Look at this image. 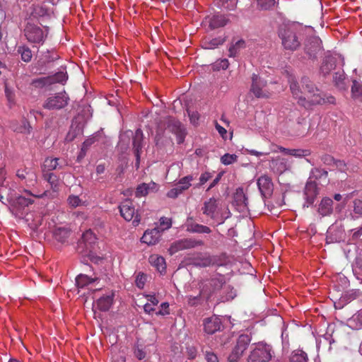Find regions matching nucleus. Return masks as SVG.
<instances>
[{"instance_id":"f257e3e1","label":"nucleus","mask_w":362,"mask_h":362,"mask_svg":"<svg viewBox=\"0 0 362 362\" xmlns=\"http://www.w3.org/2000/svg\"><path fill=\"white\" fill-rule=\"evenodd\" d=\"M301 86L294 80L290 81V89L293 96L298 100V103L305 108L312 105L333 104L335 98L333 96H325L308 77H303L300 81Z\"/></svg>"},{"instance_id":"f03ea898","label":"nucleus","mask_w":362,"mask_h":362,"mask_svg":"<svg viewBox=\"0 0 362 362\" xmlns=\"http://www.w3.org/2000/svg\"><path fill=\"white\" fill-rule=\"evenodd\" d=\"M273 351L270 344L264 341L252 344L247 358V362H268L272 358Z\"/></svg>"},{"instance_id":"7ed1b4c3","label":"nucleus","mask_w":362,"mask_h":362,"mask_svg":"<svg viewBox=\"0 0 362 362\" xmlns=\"http://www.w3.org/2000/svg\"><path fill=\"white\" fill-rule=\"evenodd\" d=\"M279 36L284 47L288 50H296L300 45L296 35V28L293 25H283L279 28Z\"/></svg>"},{"instance_id":"20e7f679","label":"nucleus","mask_w":362,"mask_h":362,"mask_svg":"<svg viewBox=\"0 0 362 362\" xmlns=\"http://www.w3.org/2000/svg\"><path fill=\"white\" fill-rule=\"evenodd\" d=\"M251 340L252 336L250 334H240L228 356V361L229 362H238L247 349Z\"/></svg>"},{"instance_id":"39448f33","label":"nucleus","mask_w":362,"mask_h":362,"mask_svg":"<svg viewBox=\"0 0 362 362\" xmlns=\"http://www.w3.org/2000/svg\"><path fill=\"white\" fill-rule=\"evenodd\" d=\"M252 83L250 92L257 98H269L272 93L267 88V81L262 78L259 74H253L252 75Z\"/></svg>"},{"instance_id":"423d86ee","label":"nucleus","mask_w":362,"mask_h":362,"mask_svg":"<svg viewBox=\"0 0 362 362\" xmlns=\"http://www.w3.org/2000/svg\"><path fill=\"white\" fill-rule=\"evenodd\" d=\"M48 30H43L40 27L28 23L25 29L24 35L30 43L42 44L47 37Z\"/></svg>"},{"instance_id":"0eeeda50","label":"nucleus","mask_w":362,"mask_h":362,"mask_svg":"<svg viewBox=\"0 0 362 362\" xmlns=\"http://www.w3.org/2000/svg\"><path fill=\"white\" fill-rule=\"evenodd\" d=\"M121 216L127 221L133 220V223L138 225L141 221L140 216L136 211L134 203L131 199H125L119 206Z\"/></svg>"},{"instance_id":"6e6552de","label":"nucleus","mask_w":362,"mask_h":362,"mask_svg":"<svg viewBox=\"0 0 362 362\" xmlns=\"http://www.w3.org/2000/svg\"><path fill=\"white\" fill-rule=\"evenodd\" d=\"M69 98L66 92L58 93L49 97L43 104V107L47 110H60L68 105Z\"/></svg>"},{"instance_id":"1a4fd4ad","label":"nucleus","mask_w":362,"mask_h":362,"mask_svg":"<svg viewBox=\"0 0 362 362\" xmlns=\"http://www.w3.org/2000/svg\"><path fill=\"white\" fill-rule=\"evenodd\" d=\"M305 52L310 59H317V56L323 52L320 38L315 36L308 38L305 44Z\"/></svg>"},{"instance_id":"9d476101","label":"nucleus","mask_w":362,"mask_h":362,"mask_svg":"<svg viewBox=\"0 0 362 362\" xmlns=\"http://www.w3.org/2000/svg\"><path fill=\"white\" fill-rule=\"evenodd\" d=\"M203 245L204 242L202 240H197L193 238H184L174 242L170 245L169 251L170 254H175L180 250L191 249Z\"/></svg>"},{"instance_id":"9b49d317","label":"nucleus","mask_w":362,"mask_h":362,"mask_svg":"<svg viewBox=\"0 0 362 362\" xmlns=\"http://www.w3.org/2000/svg\"><path fill=\"white\" fill-rule=\"evenodd\" d=\"M167 129L177 136L178 144H182L186 135L185 129L180 122L176 119L169 117L166 119Z\"/></svg>"},{"instance_id":"f8f14e48","label":"nucleus","mask_w":362,"mask_h":362,"mask_svg":"<svg viewBox=\"0 0 362 362\" xmlns=\"http://www.w3.org/2000/svg\"><path fill=\"white\" fill-rule=\"evenodd\" d=\"M269 168L274 174L280 175L286 171L290 170L291 165L288 159L277 156L270 160Z\"/></svg>"},{"instance_id":"ddd939ff","label":"nucleus","mask_w":362,"mask_h":362,"mask_svg":"<svg viewBox=\"0 0 362 362\" xmlns=\"http://www.w3.org/2000/svg\"><path fill=\"white\" fill-rule=\"evenodd\" d=\"M319 192L317 183L315 181H313V180H308L304 189V196L305 199V204L304 206L306 204L308 207L310 205H312L315 201Z\"/></svg>"},{"instance_id":"4468645a","label":"nucleus","mask_w":362,"mask_h":362,"mask_svg":"<svg viewBox=\"0 0 362 362\" xmlns=\"http://www.w3.org/2000/svg\"><path fill=\"white\" fill-rule=\"evenodd\" d=\"M68 78V76L66 72L59 71L54 75L49 77H43L33 81V83L36 87H42L47 84H51L54 83H64Z\"/></svg>"},{"instance_id":"2eb2a0df","label":"nucleus","mask_w":362,"mask_h":362,"mask_svg":"<svg viewBox=\"0 0 362 362\" xmlns=\"http://www.w3.org/2000/svg\"><path fill=\"white\" fill-rule=\"evenodd\" d=\"M193 180L192 175H187L179 180L175 185V187L168 191L167 196L170 198H176L179 194H182L185 190H187L191 186V181Z\"/></svg>"},{"instance_id":"dca6fc26","label":"nucleus","mask_w":362,"mask_h":362,"mask_svg":"<svg viewBox=\"0 0 362 362\" xmlns=\"http://www.w3.org/2000/svg\"><path fill=\"white\" fill-rule=\"evenodd\" d=\"M226 284L225 276L223 275L216 274L213 275L206 281L203 289L209 293H214L220 290Z\"/></svg>"},{"instance_id":"f3484780","label":"nucleus","mask_w":362,"mask_h":362,"mask_svg":"<svg viewBox=\"0 0 362 362\" xmlns=\"http://www.w3.org/2000/svg\"><path fill=\"white\" fill-rule=\"evenodd\" d=\"M144 134L141 129H137L133 137V150L136 157L135 167L139 168L141 150L143 148Z\"/></svg>"},{"instance_id":"a211bd4d","label":"nucleus","mask_w":362,"mask_h":362,"mask_svg":"<svg viewBox=\"0 0 362 362\" xmlns=\"http://www.w3.org/2000/svg\"><path fill=\"white\" fill-rule=\"evenodd\" d=\"M229 21V19L224 15L216 13L207 16L205 18L204 23L209 25L211 30H215L225 26Z\"/></svg>"},{"instance_id":"6ab92c4d","label":"nucleus","mask_w":362,"mask_h":362,"mask_svg":"<svg viewBox=\"0 0 362 362\" xmlns=\"http://www.w3.org/2000/svg\"><path fill=\"white\" fill-rule=\"evenodd\" d=\"M259 190L262 196L264 198L270 196L273 191V182L268 175L260 176L257 181Z\"/></svg>"},{"instance_id":"aec40b11","label":"nucleus","mask_w":362,"mask_h":362,"mask_svg":"<svg viewBox=\"0 0 362 362\" xmlns=\"http://www.w3.org/2000/svg\"><path fill=\"white\" fill-rule=\"evenodd\" d=\"M308 180H313V181H318L319 185L326 186L329 182L328 177V172L320 168H314L310 170V175Z\"/></svg>"},{"instance_id":"412c9836","label":"nucleus","mask_w":362,"mask_h":362,"mask_svg":"<svg viewBox=\"0 0 362 362\" xmlns=\"http://www.w3.org/2000/svg\"><path fill=\"white\" fill-rule=\"evenodd\" d=\"M218 209V199L211 197L209 200L204 202L202 211L204 214L211 218H214Z\"/></svg>"},{"instance_id":"4be33fe9","label":"nucleus","mask_w":362,"mask_h":362,"mask_svg":"<svg viewBox=\"0 0 362 362\" xmlns=\"http://www.w3.org/2000/svg\"><path fill=\"white\" fill-rule=\"evenodd\" d=\"M161 230L158 228L147 230L141 238L142 243L148 245L156 244L160 238Z\"/></svg>"},{"instance_id":"5701e85b","label":"nucleus","mask_w":362,"mask_h":362,"mask_svg":"<svg viewBox=\"0 0 362 362\" xmlns=\"http://www.w3.org/2000/svg\"><path fill=\"white\" fill-rule=\"evenodd\" d=\"M114 297L115 293L113 291L101 296L96 302L97 308L103 312L109 310L113 304Z\"/></svg>"},{"instance_id":"b1692460","label":"nucleus","mask_w":362,"mask_h":362,"mask_svg":"<svg viewBox=\"0 0 362 362\" xmlns=\"http://www.w3.org/2000/svg\"><path fill=\"white\" fill-rule=\"evenodd\" d=\"M187 231L196 233H210L211 232L208 226L196 223L192 217H188L186 222Z\"/></svg>"},{"instance_id":"393cba45","label":"nucleus","mask_w":362,"mask_h":362,"mask_svg":"<svg viewBox=\"0 0 362 362\" xmlns=\"http://www.w3.org/2000/svg\"><path fill=\"white\" fill-rule=\"evenodd\" d=\"M221 322L219 318L211 317L204 320V329L209 334H213L221 329Z\"/></svg>"},{"instance_id":"a878e982","label":"nucleus","mask_w":362,"mask_h":362,"mask_svg":"<svg viewBox=\"0 0 362 362\" xmlns=\"http://www.w3.org/2000/svg\"><path fill=\"white\" fill-rule=\"evenodd\" d=\"M333 201L329 197L322 199L317 211L322 216H330L333 212Z\"/></svg>"},{"instance_id":"bb28decb","label":"nucleus","mask_w":362,"mask_h":362,"mask_svg":"<svg viewBox=\"0 0 362 362\" xmlns=\"http://www.w3.org/2000/svg\"><path fill=\"white\" fill-rule=\"evenodd\" d=\"M336 67V58L330 54H327L320 66V72L324 75H328Z\"/></svg>"},{"instance_id":"cd10ccee","label":"nucleus","mask_w":362,"mask_h":362,"mask_svg":"<svg viewBox=\"0 0 362 362\" xmlns=\"http://www.w3.org/2000/svg\"><path fill=\"white\" fill-rule=\"evenodd\" d=\"M150 264L155 267L160 274L166 270V264L165 259L158 255H152L149 257Z\"/></svg>"},{"instance_id":"c85d7f7f","label":"nucleus","mask_w":362,"mask_h":362,"mask_svg":"<svg viewBox=\"0 0 362 362\" xmlns=\"http://www.w3.org/2000/svg\"><path fill=\"white\" fill-rule=\"evenodd\" d=\"M16 176L20 180H25V182H29L30 185H33L36 182V175L27 170V168L18 169L16 171ZM29 185V184H27Z\"/></svg>"},{"instance_id":"c756f323","label":"nucleus","mask_w":362,"mask_h":362,"mask_svg":"<svg viewBox=\"0 0 362 362\" xmlns=\"http://www.w3.org/2000/svg\"><path fill=\"white\" fill-rule=\"evenodd\" d=\"M59 158H58L48 157L45 158L42 165L43 173H51V171L54 170L58 168H62V166L59 165Z\"/></svg>"},{"instance_id":"7c9ffc66","label":"nucleus","mask_w":362,"mask_h":362,"mask_svg":"<svg viewBox=\"0 0 362 362\" xmlns=\"http://www.w3.org/2000/svg\"><path fill=\"white\" fill-rule=\"evenodd\" d=\"M308 125L305 121L298 122L292 128V134L296 136L303 137L308 132Z\"/></svg>"},{"instance_id":"2f4dec72","label":"nucleus","mask_w":362,"mask_h":362,"mask_svg":"<svg viewBox=\"0 0 362 362\" xmlns=\"http://www.w3.org/2000/svg\"><path fill=\"white\" fill-rule=\"evenodd\" d=\"M98 278L88 276L87 274H80L76 278V284L78 288H84L89 284L98 281Z\"/></svg>"},{"instance_id":"473e14b6","label":"nucleus","mask_w":362,"mask_h":362,"mask_svg":"<svg viewBox=\"0 0 362 362\" xmlns=\"http://www.w3.org/2000/svg\"><path fill=\"white\" fill-rule=\"evenodd\" d=\"M82 240L84 243L86 249L91 251L93 249V245L96 243V237L91 230H86L82 235Z\"/></svg>"},{"instance_id":"72a5a7b5","label":"nucleus","mask_w":362,"mask_h":362,"mask_svg":"<svg viewBox=\"0 0 362 362\" xmlns=\"http://www.w3.org/2000/svg\"><path fill=\"white\" fill-rule=\"evenodd\" d=\"M44 179L47 181L53 191L57 192L59 189V178L53 173H44Z\"/></svg>"},{"instance_id":"f704fd0d","label":"nucleus","mask_w":362,"mask_h":362,"mask_svg":"<svg viewBox=\"0 0 362 362\" xmlns=\"http://www.w3.org/2000/svg\"><path fill=\"white\" fill-rule=\"evenodd\" d=\"M34 200L30 198H26L23 196L17 197L13 202V206L16 208L17 210L21 211L25 206L33 204Z\"/></svg>"},{"instance_id":"c9c22d12","label":"nucleus","mask_w":362,"mask_h":362,"mask_svg":"<svg viewBox=\"0 0 362 362\" xmlns=\"http://www.w3.org/2000/svg\"><path fill=\"white\" fill-rule=\"evenodd\" d=\"M246 47V44L245 40H239L235 44H233L228 49L230 57H236L240 52Z\"/></svg>"},{"instance_id":"e433bc0d","label":"nucleus","mask_w":362,"mask_h":362,"mask_svg":"<svg viewBox=\"0 0 362 362\" xmlns=\"http://www.w3.org/2000/svg\"><path fill=\"white\" fill-rule=\"evenodd\" d=\"M14 132L18 133L29 134L32 131V127L30 122L25 118L21 120V124L19 126H12Z\"/></svg>"},{"instance_id":"4c0bfd02","label":"nucleus","mask_w":362,"mask_h":362,"mask_svg":"<svg viewBox=\"0 0 362 362\" xmlns=\"http://www.w3.org/2000/svg\"><path fill=\"white\" fill-rule=\"evenodd\" d=\"M70 235V230L66 228H57L54 231L55 239L61 243L65 242Z\"/></svg>"},{"instance_id":"58836bf2","label":"nucleus","mask_w":362,"mask_h":362,"mask_svg":"<svg viewBox=\"0 0 362 362\" xmlns=\"http://www.w3.org/2000/svg\"><path fill=\"white\" fill-rule=\"evenodd\" d=\"M17 52L21 54V59L24 62H30L33 58V53L31 49L28 46H19L17 49Z\"/></svg>"},{"instance_id":"ea45409f","label":"nucleus","mask_w":362,"mask_h":362,"mask_svg":"<svg viewBox=\"0 0 362 362\" xmlns=\"http://www.w3.org/2000/svg\"><path fill=\"white\" fill-rule=\"evenodd\" d=\"M351 95L352 98L355 100H358L362 102V83L357 81H354L353 85L351 86Z\"/></svg>"},{"instance_id":"a19ab883","label":"nucleus","mask_w":362,"mask_h":362,"mask_svg":"<svg viewBox=\"0 0 362 362\" xmlns=\"http://www.w3.org/2000/svg\"><path fill=\"white\" fill-rule=\"evenodd\" d=\"M216 5L220 8L233 11L236 8L238 0H214Z\"/></svg>"},{"instance_id":"79ce46f5","label":"nucleus","mask_w":362,"mask_h":362,"mask_svg":"<svg viewBox=\"0 0 362 362\" xmlns=\"http://www.w3.org/2000/svg\"><path fill=\"white\" fill-rule=\"evenodd\" d=\"M290 362H308V356L302 350L294 351L291 357Z\"/></svg>"},{"instance_id":"37998d69","label":"nucleus","mask_w":362,"mask_h":362,"mask_svg":"<svg viewBox=\"0 0 362 362\" xmlns=\"http://www.w3.org/2000/svg\"><path fill=\"white\" fill-rule=\"evenodd\" d=\"M224 42L225 40L222 37H215L206 40L203 43L205 49H215L218 45H223Z\"/></svg>"},{"instance_id":"c03bdc74","label":"nucleus","mask_w":362,"mask_h":362,"mask_svg":"<svg viewBox=\"0 0 362 362\" xmlns=\"http://www.w3.org/2000/svg\"><path fill=\"white\" fill-rule=\"evenodd\" d=\"M66 201L69 206L73 209L85 205V202L81 199L78 196L74 194L69 195Z\"/></svg>"},{"instance_id":"a18cd8bd","label":"nucleus","mask_w":362,"mask_h":362,"mask_svg":"<svg viewBox=\"0 0 362 362\" xmlns=\"http://www.w3.org/2000/svg\"><path fill=\"white\" fill-rule=\"evenodd\" d=\"M235 200L239 204L247 205V198L244 193L243 188H238L234 196Z\"/></svg>"},{"instance_id":"49530a36","label":"nucleus","mask_w":362,"mask_h":362,"mask_svg":"<svg viewBox=\"0 0 362 362\" xmlns=\"http://www.w3.org/2000/svg\"><path fill=\"white\" fill-rule=\"evenodd\" d=\"M213 259L210 256H205L194 261V265L200 267H207L214 264Z\"/></svg>"},{"instance_id":"de8ad7c7","label":"nucleus","mask_w":362,"mask_h":362,"mask_svg":"<svg viewBox=\"0 0 362 362\" xmlns=\"http://www.w3.org/2000/svg\"><path fill=\"white\" fill-rule=\"evenodd\" d=\"M345 76L343 72H336L334 76V82L335 85L340 89H345Z\"/></svg>"},{"instance_id":"09e8293b","label":"nucleus","mask_w":362,"mask_h":362,"mask_svg":"<svg viewBox=\"0 0 362 362\" xmlns=\"http://www.w3.org/2000/svg\"><path fill=\"white\" fill-rule=\"evenodd\" d=\"M311 154V151L310 149H304V148H292L291 156L296 158H304L309 156Z\"/></svg>"},{"instance_id":"8fccbe9b","label":"nucleus","mask_w":362,"mask_h":362,"mask_svg":"<svg viewBox=\"0 0 362 362\" xmlns=\"http://www.w3.org/2000/svg\"><path fill=\"white\" fill-rule=\"evenodd\" d=\"M238 156L235 154L226 153L221 158V162L225 165H230L237 161Z\"/></svg>"},{"instance_id":"3c124183","label":"nucleus","mask_w":362,"mask_h":362,"mask_svg":"<svg viewBox=\"0 0 362 362\" xmlns=\"http://www.w3.org/2000/svg\"><path fill=\"white\" fill-rule=\"evenodd\" d=\"M257 4L261 9L269 10L274 6L275 0H257Z\"/></svg>"},{"instance_id":"603ef678","label":"nucleus","mask_w":362,"mask_h":362,"mask_svg":"<svg viewBox=\"0 0 362 362\" xmlns=\"http://www.w3.org/2000/svg\"><path fill=\"white\" fill-rule=\"evenodd\" d=\"M321 161L326 165L334 166L336 160L334 158L329 154L325 153L320 156Z\"/></svg>"},{"instance_id":"864d4df0","label":"nucleus","mask_w":362,"mask_h":362,"mask_svg":"<svg viewBox=\"0 0 362 362\" xmlns=\"http://www.w3.org/2000/svg\"><path fill=\"white\" fill-rule=\"evenodd\" d=\"M148 185L146 183L139 185L136 190V197L146 196L148 193Z\"/></svg>"},{"instance_id":"5fc2aeb1","label":"nucleus","mask_w":362,"mask_h":362,"mask_svg":"<svg viewBox=\"0 0 362 362\" xmlns=\"http://www.w3.org/2000/svg\"><path fill=\"white\" fill-rule=\"evenodd\" d=\"M5 95L11 104L14 103L15 101V93L12 88H11L7 83H5Z\"/></svg>"},{"instance_id":"6e6d98bb","label":"nucleus","mask_w":362,"mask_h":362,"mask_svg":"<svg viewBox=\"0 0 362 362\" xmlns=\"http://www.w3.org/2000/svg\"><path fill=\"white\" fill-rule=\"evenodd\" d=\"M48 13V11L47 8L42 6H36L33 8V15L38 17V16H45Z\"/></svg>"},{"instance_id":"4d7b16f0","label":"nucleus","mask_w":362,"mask_h":362,"mask_svg":"<svg viewBox=\"0 0 362 362\" xmlns=\"http://www.w3.org/2000/svg\"><path fill=\"white\" fill-rule=\"evenodd\" d=\"M147 280V276L143 273H139L136 278V285L142 288L144 286V284Z\"/></svg>"},{"instance_id":"13d9d810","label":"nucleus","mask_w":362,"mask_h":362,"mask_svg":"<svg viewBox=\"0 0 362 362\" xmlns=\"http://www.w3.org/2000/svg\"><path fill=\"white\" fill-rule=\"evenodd\" d=\"M59 56L57 54H55L54 55H51L49 52H47L44 56V58L40 59V62L42 65H45L47 63L57 60Z\"/></svg>"},{"instance_id":"bf43d9fd","label":"nucleus","mask_w":362,"mask_h":362,"mask_svg":"<svg viewBox=\"0 0 362 362\" xmlns=\"http://www.w3.org/2000/svg\"><path fill=\"white\" fill-rule=\"evenodd\" d=\"M134 356L139 359L141 360L145 358L146 353L144 351L142 346L137 344L136 346L134 348Z\"/></svg>"},{"instance_id":"052dcab7","label":"nucleus","mask_w":362,"mask_h":362,"mask_svg":"<svg viewBox=\"0 0 362 362\" xmlns=\"http://www.w3.org/2000/svg\"><path fill=\"white\" fill-rule=\"evenodd\" d=\"M354 211L359 215H362V200L356 199L354 201Z\"/></svg>"},{"instance_id":"680f3d73","label":"nucleus","mask_w":362,"mask_h":362,"mask_svg":"<svg viewBox=\"0 0 362 362\" xmlns=\"http://www.w3.org/2000/svg\"><path fill=\"white\" fill-rule=\"evenodd\" d=\"M160 225L163 226V228L161 230H164L165 229H168L172 226L171 219L165 218V217L160 218Z\"/></svg>"},{"instance_id":"e2e57ef3","label":"nucleus","mask_w":362,"mask_h":362,"mask_svg":"<svg viewBox=\"0 0 362 362\" xmlns=\"http://www.w3.org/2000/svg\"><path fill=\"white\" fill-rule=\"evenodd\" d=\"M351 231L353 232L351 240L352 241H355L362 235V226L358 228L351 230Z\"/></svg>"},{"instance_id":"0e129e2a","label":"nucleus","mask_w":362,"mask_h":362,"mask_svg":"<svg viewBox=\"0 0 362 362\" xmlns=\"http://www.w3.org/2000/svg\"><path fill=\"white\" fill-rule=\"evenodd\" d=\"M162 309L159 310L158 312L156 313V315H165L167 314H169V304L168 303H163L161 304Z\"/></svg>"},{"instance_id":"69168bd1","label":"nucleus","mask_w":362,"mask_h":362,"mask_svg":"<svg viewBox=\"0 0 362 362\" xmlns=\"http://www.w3.org/2000/svg\"><path fill=\"white\" fill-rule=\"evenodd\" d=\"M211 177V175L210 173L205 172L202 173L199 177V184L201 185L206 183L208 180H209Z\"/></svg>"},{"instance_id":"338daca9","label":"nucleus","mask_w":362,"mask_h":362,"mask_svg":"<svg viewBox=\"0 0 362 362\" xmlns=\"http://www.w3.org/2000/svg\"><path fill=\"white\" fill-rule=\"evenodd\" d=\"M206 359L207 362H218L216 355L211 352H206Z\"/></svg>"},{"instance_id":"774afa93","label":"nucleus","mask_w":362,"mask_h":362,"mask_svg":"<svg viewBox=\"0 0 362 362\" xmlns=\"http://www.w3.org/2000/svg\"><path fill=\"white\" fill-rule=\"evenodd\" d=\"M187 356L189 359H194L197 356V350L194 347H188L187 349Z\"/></svg>"}]
</instances>
